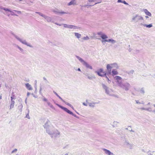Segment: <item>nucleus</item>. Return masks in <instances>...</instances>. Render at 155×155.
Instances as JSON below:
<instances>
[{
	"instance_id": "8",
	"label": "nucleus",
	"mask_w": 155,
	"mask_h": 155,
	"mask_svg": "<svg viewBox=\"0 0 155 155\" xmlns=\"http://www.w3.org/2000/svg\"><path fill=\"white\" fill-rule=\"evenodd\" d=\"M112 68H118V66L116 63L107 64V68L109 74H110L111 73V69Z\"/></svg>"
},
{
	"instance_id": "28",
	"label": "nucleus",
	"mask_w": 155,
	"mask_h": 155,
	"mask_svg": "<svg viewBox=\"0 0 155 155\" xmlns=\"http://www.w3.org/2000/svg\"><path fill=\"white\" fill-rule=\"evenodd\" d=\"M86 75L87 76L88 79L89 80H92L93 78H95V77L94 76H89L87 75Z\"/></svg>"
},
{
	"instance_id": "16",
	"label": "nucleus",
	"mask_w": 155,
	"mask_h": 155,
	"mask_svg": "<svg viewBox=\"0 0 155 155\" xmlns=\"http://www.w3.org/2000/svg\"><path fill=\"white\" fill-rule=\"evenodd\" d=\"M23 107V106L22 104L20 103L19 104L17 107V109L18 110L21 112L22 111Z\"/></svg>"
},
{
	"instance_id": "58",
	"label": "nucleus",
	"mask_w": 155,
	"mask_h": 155,
	"mask_svg": "<svg viewBox=\"0 0 155 155\" xmlns=\"http://www.w3.org/2000/svg\"><path fill=\"white\" fill-rule=\"evenodd\" d=\"M30 94V93L29 92H28L27 93V96H29V95Z\"/></svg>"
},
{
	"instance_id": "45",
	"label": "nucleus",
	"mask_w": 155,
	"mask_h": 155,
	"mask_svg": "<svg viewBox=\"0 0 155 155\" xmlns=\"http://www.w3.org/2000/svg\"><path fill=\"white\" fill-rule=\"evenodd\" d=\"M25 117L28 119H30V117L29 115L28 114H26Z\"/></svg>"
},
{
	"instance_id": "33",
	"label": "nucleus",
	"mask_w": 155,
	"mask_h": 155,
	"mask_svg": "<svg viewBox=\"0 0 155 155\" xmlns=\"http://www.w3.org/2000/svg\"><path fill=\"white\" fill-rule=\"evenodd\" d=\"M82 39L84 40H87L89 39V38L88 36H87L84 37Z\"/></svg>"
},
{
	"instance_id": "29",
	"label": "nucleus",
	"mask_w": 155,
	"mask_h": 155,
	"mask_svg": "<svg viewBox=\"0 0 155 155\" xmlns=\"http://www.w3.org/2000/svg\"><path fill=\"white\" fill-rule=\"evenodd\" d=\"M75 3L74 0H72L68 4V5H74Z\"/></svg>"
},
{
	"instance_id": "36",
	"label": "nucleus",
	"mask_w": 155,
	"mask_h": 155,
	"mask_svg": "<svg viewBox=\"0 0 155 155\" xmlns=\"http://www.w3.org/2000/svg\"><path fill=\"white\" fill-rule=\"evenodd\" d=\"M62 25H64V27L65 28H69V25L63 24H62Z\"/></svg>"
},
{
	"instance_id": "18",
	"label": "nucleus",
	"mask_w": 155,
	"mask_h": 155,
	"mask_svg": "<svg viewBox=\"0 0 155 155\" xmlns=\"http://www.w3.org/2000/svg\"><path fill=\"white\" fill-rule=\"evenodd\" d=\"M143 11L144 12V13L147 15H148L149 16H151V13L150 12H149L147 9H143Z\"/></svg>"
},
{
	"instance_id": "24",
	"label": "nucleus",
	"mask_w": 155,
	"mask_h": 155,
	"mask_svg": "<svg viewBox=\"0 0 155 155\" xmlns=\"http://www.w3.org/2000/svg\"><path fill=\"white\" fill-rule=\"evenodd\" d=\"M47 103L48 105L52 109H54V106L51 104L48 101H47Z\"/></svg>"
},
{
	"instance_id": "51",
	"label": "nucleus",
	"mask_w": 155,
	"mask_h": 155,
	"mask_svg": "<svg viewBox=\"0 0 155 155\" xmlns=\"http://www.w3.org/2000/svg\"><path fill=\"white\" fill-rule=\"evenodd\" d=\"M3 8L2 6H0V11H2V10L3 9Z\"/></svg>"
},
{
	"instance_id": "50",
	"label": "nucleus",
	"mask_w": 155,
	"mask_h": 155,
	"mask_svg": "<svg viewBox=\"0 0 155 155\" xmlns=\"http://www.w3.org/2000/svg\"><path fill=\"white\" fill-rule=\"evenodd\" d=\"M135 101L137 104H140L141 103L138 100H135Z\"/></svg>"
},
{
	"instance_id": "19",
	"label": "nucleus",
	"mask_w": 155,
	"mask_h": 155,
	"mask_svg": "<svg viewBox=\"0 0 155 155\" xmlns=\"http://www.w3.org/2000/svg\"><path fill=\"white\" fill-rule=\"evenodd\" d=\"M95 72L97 73L98 75L101 77H105L106 75V73H101L99 71H95Z\"/></svg>"
},
{
	"instance_id": "42",
	"label": "nucleus",
	"mask_w": 155,
	"mask_h": 155,
	"mask_svg": "<svg viewBox=\"0 0 155 155\" xmlns=\"http://www.w3.org/2000/svg\"><path fill=\"white\" fill-rule=\"evenodd\" d=\"M17 151V149H15L12 151L11 153H13L14 152H16Z\"/></svg>"
},
{
	"instance_id": "54",
	"label": "nucleus",
	"mask_w": 155,
	"mask_h": 155,
	"mask_svg": "<svg viewBox=\"0 0 155 155\" xmlns=\"http://www.w3.org/2000/svg\"><path fill=\"white\" fill-rule=\"evenodd\" d=\"M71 115H72V116H74L75 117H77L76 115L74 114L73 113V114H71Z\"/></svg>"
},
{
	"instance_id": "61",
	"label": "nucleus",
	"mask_w": 155,
	"mask_h": 155,
	"mask_svg": "<svg viewBox=\"0 0 155 155\" xmlns=\"http://www.w3.org/2000/svg\"><path fill=\"white\" fill-rule=\"evenodd\" d=\"M78 71H81V69L80 68H78Z\"/></svg>"
},
{
	"instance_id": "23",
	"label": "nucleus",
	"mask_w": 155,
	"mask_h": 155,
	"mask_svg": "<svg viewBox=\"0 0 155 155\" xmlns=\"http://www.w3.org/2000/svg\"><path fill=\"white\" fill-rule=\"evenodd\" d=\"M119 123L117 121H114L112 125V126L113 127H117V124Z\"/></svg>"
},
{
	"instance_id": "34",
	"label": "nucleus",
	"mask_w": 155,
	"mask_h": 155,
	"mask_svg": "<svg viewBox=\"0 0 155 155\" xmlns=\"http://www.w3.org/2000/svg\"><path fill=\"white\" fill-rule=\"evenodd\" d=\"M130 143H129V141L127 140L125 141L124 142L125 144L127 147L128 145Z\"/></svg>"
},
{
	"instance_id": "46",
	"label": "nucleus",
	"mask_w": 155,
	"mask_h": 155,
	"mask_svg": "<svg viewBox=\"0 0 155 155\" xmlns=\"http://www.w3.org/2000/svg\"><path fill=\"white\" fill-rule=\"evenodd\" d=\"M89 2H94L95 1V0H87Z\"/></svg>"
},
{
	"instance_id": "35",
	"label": "nucleus",
	"mask_w": 155,
	"mask_h": 155,
	"mask_svg": "<svg viewBox=\"0 0 155 155\" xmlns=\"http://www.w3.org/2000/svg\"><path fill=\"white\" fill-rule=\"evenodd\" d=\"M146 110L149 112H152L151 108L150 107L146 108Z\"/></svg>"
},
{
	"instance_id": "12",
	"label": "nucleus",
	"mask_w": 155,
	"mask_h": 155,
	"mask_svg": "<svg viewBox=\"0 0 155 155\" xmlns=\"http://www.w3.org/2000/svg\"><path fill=\"white\" fill-rule=\"evenodd\" d=\"M102 150L104 152L105 154L108 155H114L113 153L111 152L110 150L105 148H103Z\"/></svg>"
},
{
	"instance_id": "27",
	"label": "nucleus",
	"mask_w": 155,
	"mask_h": 155,
	"mask_svg": "<svg viewBox=\"0 0 155 155\" xmlns=\"http://www.w3.org/2000/svg\"><path fill=\"white\" fill-rule=\"evenodd\" d=\"M15 47L18 48L21 52H23L24 51V50L23 49L20 47L18 45H15Z\"/></svg>"
},
{
	"instance_id": "44",
	"label": "nucleus",
	"mask_w": 155,
	"mask_h": 155,
	"mask_svg": "<svg viewBox=\"0 0 155 155\" xmlns=\"http://www.w3.org/2000/svg\"><path fill=\"white\" fill-rule=\"evenodd\" d=\"M62 101L64 103H65V104H66V105L69 106V105L70 104L68 103V102H65L64 101V100H63Z\"/></svg>"
},
{
	"instance_id": "11",
	"label": "nucleus",
	"mask_w": 155,
	"mask_h": 155,
	"mask_svg": "<svg viewBox=\"0 0 155 155\" xmlns=\"http://www.w3.org/2000/svg\"><path fill=\"white\" fill-rule=\"evenodd\" d=\"M57 105L60 108H61L64 111L68 113V114H73V113L68 110L67 108L64 107L59 104H57Z\"/></svg>"
},
{
	"instance_id": "63",
	"label": "nucleus",
	"mask_w": 155,
	"mask_h": 155,
	"mask_svg": "<svg viewBox=\"0 0 155 155\" xmlns=\"http://www.w3.org/2000/svg\"><path fill=\"white\" fill-rule=\"evenodd\" d=\"M130 72L132 73H133L134 72V71L133 70H132L131 71H130Z\"/></svg>"
},
{
	"instance_id": "30",
	"label": "nucleus",
	"mask_w": 155,
	"mask_h": 155,
	"mask_svg": "<svg viewBox=\"0 0 155 155\" xmlns=\"http://www.w3.org/2000/svg\"><path fill=\"white\" fill-rule=\"evenodd\" d=\"M54 93L58 97L60 98L62 101L63 100L57 94V93L55 92L54 91H53Z\"/></svg>"
},
{
	"instance_id": "60",
	"label": "nucleus",
	"mask_w": 155,
	"mask_h": 155,
	"mask_svg": "<svg viewBox=\"0 0 155 155\" xmlns=\"http://www.w3.org/2000/svg\"><path fill=\"white\" fill-rule=\"evenodd\" d=\"M43 79L45 81H47V79H46L45 77H44L43 78Z\"/></svg>"
},
{
	"instance_id": "6",
	"label": "nucleus",
	"mask_w": 155,
	"mask_h": 155,
	"mask_svg": "<svg viewBox=\"0 0 155 155\" xmlns=\"http://www.w3.org/2000/svg\"><path fill=\"white\" fill-rule=\"evenodd\" d=\"M97 34L99 35L102 39L101 41L102 43L106 42H108V39H107L108 38V37L105 33L99 31L97 32Z\"/></svg>"
},
{
	"instance_id": "1",
	"label": "nucleus",
	"mask_w": 155,
	"mask_h": 155,
	"mask_svg": "<svg viewBox=\"0 0 155 155\" xmlns=\"http://www.w3.org/2000/svg\"><path fill=\"white\" fill-rule=\"evenodd\" d=\"M49 123L50 121H48L44 126V128L46 129V132L52 138L59 137L60 135V132L57 130L54 129L53 126H50L48 124Z\"/></svg>"
},
{
	"instance_id": "39",
	"label": "nucleus",
	"mask_w": 155,
	"mask_h": 155,
	"mask_svg": "<svg viewBox=\"0 0 155 155\" xmlns=\"http://www.w3.org/2000/svg\"><path fill=\"white\" fill-rule=\"evenodd\" d=\"M12 100H14L15 99V95H13L11 97V100H12Z\"/></svg>"
},
{
	"instance_id": "38",
	"label": "nucleus",
	"mask_w": 155,
	"mask_h": 155,
	"mask_svg": "<svg viewBox=\"0 0 155 155\" xmlns=\"http://www.w3.org/2000/svg\"><path fill=\"white\" fill-rule=\"evenodd\" d=\"M140 92L141 93H142L143 94H144V89L143 88H142L140 90Z\"/></svg>"
},
{
	"instance_id": "10",
	"label": "nucleus",
	"mask_w": 155,
	"mask_h": 155,
	"mask_svg": "<svg viewBox=\"0 0 155 155\" xmlns=\"http://www.w3.org/2000/svg\"><path fill=\"white\" fill-rule=\"evenodd\" d=\"M53 12L57 14L63 15L64 14H67L68 13L66 12H64L58 9H54L53 10Z\"/></svg>"
},
{
	"instance_id": "55",
	"label": "nucleus",
	"mask_w": 155,
	"mask_h": 155,
	"mask_svg": "<svg viewBox=\"0 0 155 155\" xmlns=\"http://www.w3.org/2000/svg\"><path fill=\"white\" fill-rule=\"evenodd\" d=\"M83 104L85 106H87V104L85 103H83Z\"/></svg>"
},
{
	"instance_id": "13",
	"label": "nucleus",
	"mask_w": 155,
	"mask_h": 155,
	"mask_svg": "<svg viewBox=\"0 0 155 155\" xmlns=\"http://www.w3.org/2000/svg\"><path fill=\"white\" fill-rule=\"evenodd\" d=\"M15 103V101L14 100H12H12H11L10 102V109H11L14 107Z\"/></svg>"
},
{
	"instance_id": "48",
	"label": "nucleus",
	"mask_w": 155,
	"mask_h": 155,
	"mask_svg": "<svg viewBox=\"0 0 155 155\" xmlns=\"http://www.w3.org/2000/svg\"><path fill=\"white\" fill-rule=\"evenodd\" d=\"M123 1V0H118L117 2L118 3H120V2L122 3Z\"/></svg>"
},
{
	"instance_id": "15",
	"label": "nucleus",
	"mask_w": 155,
	"mask_h": 155,
	"mask_svg": "<svg viewBox=\"0 0 155 155\" xmlns=\"http://www.w3.org/2000/svg\"><path fill=\"white\" fill-rule=\"evenodd\" d=\"M68 28L74 30L78 29V27L74 25H69Z\"/></svg>"
},
{
	"instance_id": "4",
	"label": "nucleus",
	"mask_w": 155,
	"mask_h": 155,
	"mask_svg": "<svg viewBox=\"0 0 155 155\" xmlns=\"http://www.w3.org/2000/svg\"><path fill=\"white\" fill-rule=\"evenodd\" d=\"M12 35L17 40L22 43V44L25 45L30 47L32 48L33 47L31 45H30V44L28 43L25 40L23 39H22L20 38L18 36L15 34H12Z\"/></svg>"
},
{
	"instance_id": "14",
	"label": "nucleus",
	"mask_w": 155,
	"mask_h": 155,
	"mask_svg": "<svg viewBox=\"0 0 155 155\" xmlns=\"http://www.w3.org/2000/svg\"><path fill=\"white\" fill-rule=\"evenodd\" d=\"M139 25L141 26H143L144 27H146L147 28H151V27L153 26L152 25V24H151L149 25H147L146 24H143V23H140L139 24Z\"/></svg>"
},
{
	"instance_id": "53",
	"label": "nucleus",
	"mask_w": 155,
	"mask_h": 155,
	"mask_svg": "<svg viewBox=\"0 0 155 155\" xmlns=\"http://www.w3.org/2000/svg\"><path fill=\"white\" fill-rule=\"evenodd\" d=\"M140 109L141 110H146V108H144V107H141L140 108Z\"/></svg>"
},
{
	"instance_id": "5",
	"label": "nucleus",
	"mask_w": 155,
	"mask_h": 155,
	"mask_svg": "<svg viewBox=\"0 0 155 155\" xmlns=\"http://www.w3.org/2000/svg\"><path fill=\"white\" fill-rule=\"evenodd\" d=\"M102 85L103 89L104 90L105 92L107 94L111 96H114V95L112 94L113 91L110 88L104 84L102 83Z\"/></svg>"
},
{
	"instance_id": "37",
	"label": "nucleus",
	"mask_w": 155,
	"mask_h": 155,
	"mask_svg": "<svg viewBox=\"0 0 155 155\" xmlns=\"http://www.w3.org/2000/svg\"><path fill=\"white\" fill-rule=\"evenodd\" d=\"M9 12L11 13V15H12L17 16V15H16L15 14V13L13 12V11H11V10H10V11Z\"/></svg>"
},
{
	"instance_id": "25",
	"label": "nucleus",
	"mask_w": 155,
	"mask_h": 155,
	"mask_svg": "<svg viewBox=\"0 0 155 155\" xmlns=\"http://www.w3.org/2000/svg\"><path fill=\"white\" fill-rule=\"evenodd\" d=\"M112 73L113 75H115L118 74V72L117 71L114 70L112 71Z\"/></svg>"
},
{
	"instance_id": "2",
	"label": "nucleus",
	"mask_w": 155,
	"mask_h": 155,
	"mask_svg": "<svg viewBox=\"0 0 155 155\" xmlns=\"http://www.w3.org/2000/svg\"><path fill=\"white\" fill-rule=\"evenodd\" d=\"M115 78L117 80V85L122 89L127 91L130 88L131 86L130 84L127 82L123 83L121 81L122 78L121 77L116 76Z\"/></svg>"
},
{
	"instance_id": "59",
	"label": "nucleus",
	"mask_w": 155,
	"mask_h": 155,
	"mask_svg": "<svg viewBox=\"0 0 155 155\" xmlns=\"http://www.w3.org/2000/svg\"><path fill=\"white\" fill-rule=\"evenodd\" d=\"M105 77H106V78L107 79L108 81H109L108 78L106 76H106H105Z\"/></svg>"
},
{
	"instance_id": "17",
	"label": "nucleus",
	"mask_w": 155,
	"mask_h": 155,
	"mask_svg": "<svg viewBox=\"0 0 155 155\" xmlns=\"http://www.w3.org/2000/svg\"><path fill=\"white\" fill-rule=\"evenodd\" d=\"M25 87L26 88L29 90H32V88L30 84L28 83H27L25 84Z\"/></svg>"
},
{
	"instance_id": "52",
	"label": "nucleus",
	"mask_w": 155,
	"mask_h": 155,
	"mask_svg": "<svg viewBox=\"0 0 155 155\" xmlns=\"http://www.w3.org/2000/svg\"><path fill=\"white\" fill-rule=\"evenodd\" d=\"M41 90H42V88H41V87L40 88L39 91V92L40 94H41Z\"/></svg>"
},
{
	"instance_id": "49",
	"label": "nucleus",
	"mask_w": 155,
	"mask_h": 155,
	"mask_svg": "<svg viewBox=\"0 0 155 155\" xmlns=\"http://www.w3.org/2000/svg\"><path fill=\"white\" fill-rule=\"evenodd\" d=\"M55 24H56V25H59V26H61L62 25V24H59L58 23H57V22H56V23H54Z\"/></svg>"
},
{
	"instance_id": "3",
	"label": "nucleus",
	"mask_w": 155,
	"mask_h": 155,
	"mask_svg": "<svg viewBox=\"0 0 155 155\" xmlns=\"http://www.w3.org/2000/svg\"><path fill=\"white\" fill-rule=\"evenodd\" d=\"M143 20V18L138 14H136L133 16L131 18V21L135 23L139 22L140 21Z\"/></svg>"
},
{
	"instance_id": "22",
	"label": "nucleus",
	"mask_w": 155,
	"mask_h": 155,
	"mask_svg": "<svg viewBox=\"0 0 155 155\" xmlns=\"http://www.w3.org/2000/svg\"><path fill=\"white\" fill-rule=\"evenodd\" d=\"M97 103L94 102L88 103V105L90 107H94L95 104Z\"/></svg>"
},
{
	"instance_id": "62",
	"label": "nucleus",
	"mask_w": 155,
	"mask_h": 155,
	"mask_svg": "<svg viewBox=\"0 0 155 155\" xmlns=\"http://www.w3.org/2000/svg\"><path fill=\"white\" fill-rule=\"evenodd\" d=\"M152 112L155 113V109L152 111Z\"/></svg>"
},
{
	"instance_id": "47",
	"label": "nucleus",
	"mask_w": 155,
	"mask_h": 155,
	"mask_svg": "<svg viewBox=\"0 0 155 155\" xmlns=\"http://www.w3.org/2000/svg\"><path fill=\"white\" fill-rule=\"evenodd\" d=\"M122 3H124V4H125V5H128V4L125 1H124V0Z\"/></svg>"
},
{
	"instance_id": "40",
	"label": "nucleus",
	"mask_w": 155,
	"mask_h": 155,
	"mask_svg": "<svg viewBox=\"0 0 155 155\" xmlns=\"http://www.w3.org/2000/svg\"><path fill=\"white\" fill-rule=\"evenodd\" d=\"M99 71V72L101 73H104L103 72V69L102 68L100 69L98 71Z\"/></svg>"
},
{
	"instance_id": "9",
	"label": "nucleus",
	"mask_w": 155,
	"mask_h": 155,
	"mask_svg": "<svg viewBox=\"0 0 155 155\" xmlns=\"http://www.w3.org/2000/svg\"><path fill=\"white\" fill-rule=\"evenodd\" d=\"M35 13L43 17L47 22H50L52 21V18L51 17L45 15L41 12H36Z\"/></svg>"
},
{
	"instance_id": "64",
	"label": "nucleus",
	"mask_w": 155,
	"mask_h": 155,
	"mask_svg": "<svg viewBox=\"0 0 155 155\" xmlns=\"http://www.w3.org/2000/svg\"><path fill=\"white\" fill-rule=\"evenodd\" d=\"M86 101L87 103L88 104L89 103L88 102V100H86Z\"/></svg>"
},
{
	"instance_id": "32",
	"label": "nucleus",
	"mask_w": 155,
	"mask_h": 155,
	"mask_svg": "<svg viewBox=\"0 0 155 155\" xmlns=\"http://www.w3.org/2000/svg\"><path fill=\"white\" fill-rule=\"evenodd\" d=\"M133 144L130 143L127 146V147L131 149L133 148Z\"/></svg>"
},
{
	"instance_id": "31",
	"label": "nucleus",
	"mask_w": 155,
	"mask_h": 155,
	"mask_svg": "<svg viewBox=\"0 0 155 155\" xmlns=\"http://www.w3.org/2000/svg\"><path fill=\"white\" fill-rule=\"evenodd\" d=\"M3 9L5 11H8L9 12H10V10H11L10 9H8L7 8H5V7H3Z\"/></svg>"
},
{
	"instance_id": "26",
	"label": "nucleus",
	"mask_w": 155,
	"mask_h": 155,
	"mask_svg": "<svg viewBox=\"0 0 155 155\" xmlns=\"http://www.w3.org/2000/svg\"><path fill=\"white\" fill-rule=\"evenodd\" d=\"M108 42H111L112 43L114 44L115 43L116 41L114 39H108Z\"/></svg>"
},
{
	"instance_id": "43",
	"label": "nucleus",
	"mask_w": 155,
	"mask_h": 155,
	"mask_svg": "<svg viewBox=\"0 0 155 155\" xmlns=\"http://www.w3.org/2000/svg\"><path fill=\"white\" fill-rule=\"evenodd\" d=\"M13 11H14L15 12H16L17 13H18V14H20L21 13V12H20V11H17V10H13Z\"/></svg>"
},
{
	"instance_id": "41",
	"label": "nucleus",
	"mask_w": 155,
	"mask_h": 155,
	"mask_svg": "<svg viewBox=\"0 0 155 155\" xmlns=\"http://www.w3.org/2000/svg\"><path fill=\"white\" fill-rule=\"evenodd\" d=\"M43 101H46V102L48 101V100L44 97H43Z\"/></svg>"
},
{
	"instance_id": "21",
	"label": "nucleus",
	"mask_w": 155,
	"mask_h": 155,
	"mask_svg": "<svg viewBox=\"0 0 155 155\" xmlns=\"http://www.w3.org/2000/svg\"><path fill=\"white\" fill-rule=\"evenodd\" d=\"M125 129L126 130H129L130 132H134V131L133 130L131 129V126H129L128 127V128H125Z\"/></svg>"
},
{
	"instance_id": "7",
	"label": "nucleus",
	"mask_w": 155,
	"mask_h": 155,
	"mask_svg": "<svg viewBox=\"0 0 155 155\" xmlns=\"http://www.w3.org/2000/svg\"><path fill=\"white\" fill-rule=\"evenodd\" d=\"M76 57L82 63V64L85 66L87 68H89L91 69H92V67L89 65L87 63L85 62L82 58L77 55L76 56Z\"/></svg>"
},
{
	"instance_id": "20",
	"label": "nucleus",
	"mask_w": 155,
	"mask_h": 155,
	"mask_svg": "<svg viewBox=\"0 0 155 155\" xmlns=\"http://www.w3.org/2000/svg\"><path fill=\"white\" fill-rule=\"evenodd\" d=\"M74 34L75 35V36L78 39H79L81 37V35L78 33L75 32L74 33Z\"/></svg>"
},
{
	"instance_id": "56",
	"label": "nucleus",
	"mask_w": 155,
	"mask_h": 155,
	"mask_svg": "<svg viewBox=\"0 0 155 155\" xmlns=\"http://www.w3.org/2000/svg\"><path fill=\"white\" fill-rule=\"evenodd\" d=\"M32 95H33V96L35 98H36L37 97V96H35V95H34L33 94H32Z\"/></svg>"
},
{
	"instance_id": "57",
	"label": "nucleus",
	"mask_w": 155,
	"mask_h": 155,
	"mask_svg": "<svg viewBox=\"0 0 155 155\" xmlns=\"http://www.w3.org/2000/svg\"><path fill=\"white\" fill-rule=\"evenodd\" d=\"M69 106L70 107H72L73 109V107L72 106L71 104H69Z\"/></svg>"
}]
</instances>
